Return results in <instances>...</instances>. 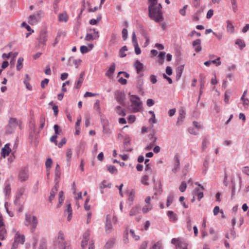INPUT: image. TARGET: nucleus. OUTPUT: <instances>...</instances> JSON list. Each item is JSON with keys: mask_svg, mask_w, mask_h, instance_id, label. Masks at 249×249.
Listing matches in <instances>:
<instances>
[{"mask_svg": "<svg viewBox=\"0 0 249 249\" xmlns=\"http://www.w3.org/2000/svg\"><path fill=\"white\" fill-rule=\"evenodd\" d=\"M111 186V184L110 183H108L106 180H103L102 182L101 185V189H103L106 187L110 188Z\"/></svg>", "mask_w": 249, "mask_h": 249, "instance_id": "41", "label": "nucleus"}, {"mask_svg": "<svg viewBox=\"0 0 249 249\" xmlns=\"http://www.w3.org/2000/svg\"><path fill=\"white\" fill-rule=\"evenodd\" d=\"M55 174L56 177H59L60 175V167L59 164H56L55 168Z\"/></svg>", "mask_w": 249, "mask_h": 249, "instance_id": "51", "label": "nucleus"}, {"mask_svg": "<svg viewBox=\"0 0 249 249\" xmlns=\"http://www.w3.org/2000/svg\"><path fill=\"white\" fill-rule=\"evenodd\" d=\"M208 145V142L207 138H204L203 139L202 142V145L201 149L202 151H204L206 149Z\"/></svg>", "mask_w": 249, "mask_h": 249, "instance_id": "40", "label": "nucleus"}, {"mask_svg": "<svg viewBox=\"0 0 249 249\" xmlns=\"http://www.w3.org/2000/svg\"><path fill=\"white\" fill-rule=\"evenodd\" d=\"M89 51L88 48L86 46H82L80 47V52L82 53H87Z\"/></svg>", "mask_w": 249, "mask_h": 249, "instance_id": "61", "label": "nucleus"}, {"mask_svg": "<svg viewBox=\"0 0 249 249\" xmlns=\"http://www.w3.org/2000/svg\"><path fill=\"white\" fill-rule=\"evenodd\" d=\"M171 243L175 245L176 249H187V243L179 238H173Z\"/></svg>", "mask_w": 249, "mask_h": 249, "instance_id": "7", "label": "nucleus"}, {"mask_svg": "<svg viewBox=\"0 0 249 249\" xmlns=\"http://www.w3.org/2000/svg\"><path fill=\"white\" fill-rule=\"evenodd\" d=\"M122 36L124 40H125L127 37V30L126 29L124 28L122 30Z\"/></svg>", "mask_w": 249, "mask_h": 249, "instance_id": "62", "label": "nucleus"}, {"mask_svg": "<svg viewBox=\"0 0 249 249\" xmlns=\"http://www.w3.org/2000/svg\"><path fill=\"white\" fill-rule=\"evenodd\" d=\"M99 37V32H96V35H93L91 34H88L85 37V40L87 41H91L94 39H97Z\"/></svg>", "mask_w": 249, "mask_h": 249, "instance_id": "23", "label": "nucleus"}, {"mask_svg": "<svg viewBox=\"0 0 249 249\" xmlns=\"http://www.w3.org/2000/svg\"><path fill=\"white\" fill-rule=\"evenodd\" d=\"M47 31L45 30H42L40 33L39 37L38 38L39 43L45 45L47 40Z\"/></svg>", "mask_w": 249, "mask_h": 249, "instance_id": "9", "label": "nucleus"}, {"mask_svg": "<svg viewBox=\"0 0 249 249\" xmlns=\"http://www.w3.org/2000/svg\"><path fill=\"white\" fill-rule=\"evenodd\" d=\"M98 95V93L89 92H87L84 93V97L85 98L91 97L96 96H97Z\"/></svg>", "mask_w": 249, "mask_h": 249, "instance_id": "50", "label": "nucleus"}, {"mask_svg": "<svg viewBox=\"0 0 249 249\" xmlns=\"http://www.w3.org/2000/svg\"><path fill=\"white\" fill-rule=\"evenodd\" d=\"M53 128L55 132L54 135H56L57 136V135H59L61 133V129H60V127L58 124H54L53 126Z\"/></svg>", "mask_w": 249, "mask_h": 249, "instance_id": "48", "label": "nucleus"}, {"mask_svg": "<svg viewBox=\"0 0 249 249\" xmlns=\"http://www.w3.org/2000/svg\"><path fill=\"white\" fill-rule=\"evenodd\" d=\"M58 190V184H55V186L53 187L51 191V193H50V196L49 198V200L50 202H52L53 200V199L55 194Z\"/></svg>", "mask_w": 249, "mask_h": 249, "instance_id": "14", "label": "nucleus"}, {"mask_svg": "<svg viewBox=\"0 0 249 249\" xmlns=\"http://www.w3.org/2000/svg\"><path fill=\"white\" fill-rule=\"evenodd\" d=\"M149 138L150 140V142H153L155 143V142H157V138L155 137V134L153 132L149 134Z\"/></svg>", "mask_w": 249, "mask_h": 249, "instance_id": "45", "label": "nucleus"}, {"mask_svg": "<svg viewBox=\"0 0 249 249\" xmlns=\"http://www.w3.org/2000/svg\"><path fill=\"white\" fill-rule=\"evenodd\" d=\"M111 218V216L110 215H107L106 216V228L105 230L107 232H109L112 230V226L110 223H109V221Z\"/></svg>", "mask_w": 249, "mask_h": 249, "instance_id": "22", "label": "nucleus"}, {"mask_svg": "<svg viewBox=\"0 0 249 249\" xmlns=\"http://www.w3.org/2000/svg\"><path fill=\"white\" fill-rule=\"evenodd\" d=\"M184 69V65H181L179 66L176 69V74H177V76L180 77L181 73L183 71V69Z\"/></svg>", "mask_w": 249, "mask_h": 249, "instance_id": "37", "label": "nucleus"}, {"mask_svg": "<svg viewBox=\"0 0 249 249\" xmlns=\"http://www.w3.org/2000/svg\"><path fill=\"white\" fill-rule=\"evenodd\" d=\"M101 18H102L101 15H99L98 16V17L97 18V19H95L94 18L90 19L89 21V23L91 25H96L97 24L98 22L100 21V20L101 19Z\"/></svg>", "mask_w": 249, "mask_h": 249, "instance_id": "38", "label": "nucleus"}, {"mask_svg": "<svg viewBox=\"0 0 249 249\" xmlns=\"http://www.w3.org/2000/svg\"><path fill=\"white\" fill-rule=\"evenodd\" d=\"M145 171L147 174H150L152 173V169L150 164L145 165Z\"/></svg>", "mask_w": 249, "mask_h": 249, "instance_id": "63", "label": "nucleus"}, {"mask_svg": "<svg viewBox=\"0 0 249 249\" xmlns=\"http://www.w3.org/2000/svg\"><path fill=\"white\" fill-rule=\"evenodd\" d=\"M58 18L59 21L61 22H67L69 18V17L65 11L59 14Z\"/></svg>", "mask_w": 249, "mask_h": 249, "instance_id": "21", "label": "nucleus"}, {"mask_svg": "<svg viewBox=\"0 0 249 249\" xmlns=\"http://www.w3.org/2000/svg\"><path fill=\"white\" fill-rule=\"evenodd\" d=\"M25 220L26 221V225L28 226L31 223V216L30 214H26L25 215Z\"/></svg>", "mask_w": 249, "mask_h": 249, "instance_id": "59", "label": "nucleus"}, {"mask_svg": "<svg viewBox=\"0 0 249 249\" xmlns=\"http://www.w3.org/2000/svg\"><path fill=\"white\" fill-rule=\"evenodd\" d=\"M84 75V72H82L78 79L77 82L75 84V87L76 89H79L82 85L83 81V77Z\"/></svg>", "mask_w": 249, "mask_h": 249, "instance_id": "25", "label": "nucleus"}, {"mask_svg": "<svg viewBox=\"0 0 249 249\" xmlns=\"http://www.w3.org/2000/svg\"><path fill=\"white\" fill-rule=\"evenodd\" d=\"M39 249H47V241L45 238L41 239Z\"/></svg>", "mask_w": 249, "mask_h": 249, "instance_id": "32", "label": "nucleus"}, {"mask_svg": "<svg viewBox=\"0 0 249 249\" xmlns=\"http://www.w3.org/2000/svg\"><path fill=\"white\" fill-rule=\"evenodd\" d=\"M213 212V214L214 215H216L218 214V213H219V212L223 213L222 210L220 211V208L219 206H216L214 207Z\"/></svg>", "mask_w": 249, "mask_h": 249, "instance_id": "56", "label": "nucleus"}, {"mask_svg": "<svg viewBox=\"0 0 249 249\" xmlns=\"http://www.w3.org/2000/svg\"><path fill=\"white\" fill-rule=\"evenodd\" d=\"M136 120V117L135 115H130L128 118V123L130 124L133 123Z\"/></svg>", "mask_w": 249, "mask_h": 249, "instance_id": "64", "label": "nucleus"}, {"mask_svg": "<svg viewBox=\"0 0 249 249\" xmlns=\"http://www.w3.org/2000/svg\"><path fill=\"white\" fill-rule=\"evenodd\" d=\"M7 236V231L5 225H0V240H4Z\"/></svg>", "mask_w": 249, "mask_h": 249, "instance_id": "17", "label": "nucleus"}, {"mask_svg": "<svg viewBox=\"0 0 249 249\" xmlns=\"http://www.w3.org/2000/svg\"><path fill=\"white\" fill-rule=\"evenodd\" d=\"M187 5H186L184 6L182 9L179 10V12L182 16H184L186 15V9H187Z\"/></svg>", "mask_w": 249, "mask_h": 249, "instance_id": "60", "label": "nucleus"}, {"mask_svg": "<svg viewBox=\"0 0 249 249\" xmlns=\"http://www.w3.org/2000/svg\"><path fill=\"white\" fill-rule=\"evenodd\" d=\"M65 199V196L62 191H61L59 193V204L57 205V207L59 208L63 203L64 199Z\"/></svg>", "mask_w": 249, "mask_h": 249, "instance_id": "30", "label": "nucleus"}, {"mask_svg": "<svg viewBox=\"0 0 249 249\" xmlns=\"http://www.w3.org/2000/svg\"><path fill=\"white\" fill-rule=\"evenodd\" d=\"M24 83L26 86V88L30 90H32V86L30 84V82H29L28 76L27 74H26V78L24 80Z\"/></svg>", "mask_w": 249, "mask_h": 249, "instance_id": "39", "label": "nucleus"}, {"mask_svg": "<svg viewBox=\"0 0 249 249\" xmlns=\"http://www.w3.org/2000/svg\"><path fill=\"white\" fill-rule=\"evenodd\" d=\"M72 155V152H71V150L69 149L67 150L66 152V160L68 162H70L71 159V156Z\"/></svg>", "mask_w": 249, "mask_h": 249, "instance_id": "43", "label": "nucleus"}, {"mask_svg": "<svg viewBox=\"0 0 249 249\" xmlns=\"http://www.w3.org/2000/svg\"><path fill=\"white\" fill-rule=\"evenodd\" d=\"M108 171L111 174H114L117 172V170L114 165H110L108 167Z\"/></svg>", "mask_w": 249, "mask_h": 249, "instance_id": "47", "label": "nucleus"}, {"mask_svg": "<svg viewBox=\"0 0 249 249\" xmlns=\"http://www.w3.org/2000/svg\"><path fill=\"white\" fill-rule=\"evenodd\" d=\"M140 211V207L139 206H135L132 208L129 212V215L130 216L136 215Z\"/></svg>", "mask_w": 249, "mask_h": 249, "instance_id": "24", "label": "nucleus"}, {"mask_svg": "<svg viewBox=\"0 0 249 249\" xmlns=\"http://www.w3.org/2000/svg\"><path fill=\"white\" fill-rule=\"evenodd\" d=\"M11 151L10 147V144H5L4 146L1 150V155L5 158L6 156H8Z\"/></svg>", "mask_w": 249, "mask_h": 249, "instance_id": "12", "label": "nucleus"}, {"mask_svg": "<svg viewBox=\"0 0 249 249\" xmlns=\"http://www.w3.org/2000/svg\"><path fill=\"white\" fill-rule=\"evenodd\" d=\"M179 158L178 155H175L174 157V168L172 169L173 172L176 173L179 168Z\"/></svg>", "mask_w": 249, "mask_h": 249, "instance_id": "13", "label": "nucleus"}, {"mask_svg": "<svg viewBox=\"0 0 249 249\" xmlns=\"http://www.w3.org/2000/svg\"><path fill=\"white\" fill-rule=\"evenodd\" d=\"M115 70V65H112L110 66L109 69L106 72L105 75L106 76H107L109 78H111L113 72H114Z\"/></svg>", "mask_w": 249, "mask_h": 249, "instance_id": "26", "label": "nucleus"}, {"mask_svg": "<svg viewBox=\"0 0 249 249\" xmlns=\"http://www.w3.org/2000/svg\"><path fill=\"white\" fill-rule=\"evenodd\" d=\"M44 13L42 10L36 12L33 15H30L28 19V23L31 25L37 24L43 17Z\"/></svg>", "mask_w": 249, "mask_h": 249, "instance_id": "4", "label": "nucleus"}, {"mask_svg": "<svg viewBox=\"0 0 249 249\" xmlns=\"http://www.w3.org/2000/svg\"><path fill=\"white\" fill-rule=\"evenodd\" d=\"M185 114H186V113L184 109H179L178 123L179 121H182V119L185 118Z\"/></svg>", "mask_w": 249, "mask_h": 249, "instance_id": "29", "label": "nucleus"}, {"mask_svg": "<svg viewBox=\"0 0 249 249\" xmlns=\"http://www.w3.org/2000/svg\"><path fill=\"white\" fill-rule=\"evenodd\" d=\"M148 177L147 175H145L143 176L142 177V178H141V183H142L145 185H147L148 184Z\"/></svg>", "mask_w": 249, "mask_h": 249, "instance_id": "44", "label": "nucleus"}, {"mask_svg": "<svg viewBox=\"0 0 249 249\" xmlns=\"http://www.w3.org/2000/svg\"><path fill=\"white\" fill-rule=\"evenodd\" d=\"M199 187H200V188H196V195L197 196V199H199V200H200L201 198L203 197V190L204 189L202 186H201V184H198Z\"/></svg>", "mask_w": 249, "mask_h": 249, "instance_id": "19", "label": "nucleus"}, {"mask_svg": "<svg viewBox=\"0 0 249 249\" xmlns=\"http://www.w3.org/2000/svg\"><path fill=\"white\" fill-rule=\"evenodd\" d=\"M18 53L17 52L15 53H3L2 54V58L4 59H6L8 58H11L10 62H12L15 60V58L17 57Z\"/></svg>", "mask_w": 249, "mask_h": 249, "instance_id": "11", "label": "nucleus"}, {"mask_svg": "<svg viewBox=\"0 0 249 249\" xmlns=\"http://www.w3.org/2000/svg\"><path fill=\"white\" fill-rule=\"evenodd\" d=\"M187 188V184L185 181H182L179 187V190L181 192L185 191Z\"/></svg>", "mask_w": 249, "mask_h": 249, "instance_id": "46", "label": "nucleus"}, {"mask_svg": "<svg viewBox=\"0 0 249 249\" xmlns=\"http://www.w3.org/2000/svg\"><path fill=\"white\" fill-rule=\"evenodd\" d=\"M227 31L230 33H233L234 31V26L232 24V23L229 21H227Z\"/></svg>", "mask_w": 249, "mask_h": 249, "instance_id": "27", "label": "nucleus"}, {"mask_svg": "<svg viewBox=\"0 0 249 249\" xmlns=\"http://www.w3.org/2000/svg\"><path fill=\"white\" fill-rule=\"evenodd\" d=\"M134 68L136 69L137 73L140 74L141 76L143 75L142 72L144 68L142 63H134Z\"/></svg>", "mask_w": 249, "mask_h": 249, "instance_id": "18", "label": "nucleus"}, {"mask_svg": "<svg viewBox=\"0 0 249 249\" xmlns=\"http://www.w3.org/2000/svg\"><path fill=\"white\" fill-rule=\"evenodd\" d=\"M18 125V122L17 120L14 118L10 119L9 124L5 127V133L6 134H11L14 131Z\"/></svg>", "mask_w": 249, "mask_h": 249, "instance_id": "6", "label": "nucleus"}, {"mask_svg": "<svg viewBox=\"0 0 249 249\" xmlns=\"http://www.w3.org/2000/svg\"><path fill=\"white\" fill-rule=\"evenodd\" d=\"M55 245L58 246L59 249H70V246L65 241V236L62 231L59 232L57 241Z\"/></svg>", "mask_w": 249, "mask_h": 249, "instance_id": "3", "label": "nucleus"}, {"mask_svg": "<svg viewBox=\"0 0 249 249\" xmlns=\"http://www.w3.org/2000/svg\"><path fill=\"white\" fill-rule=\"evenodd\" d=\"M193 46L196 52H199L201 50V40L199 39H197L193 42Z\"/></svg>", "mask_w": 249, "mask_h": 249, "instance_id": "15", "label": "nucleus"}, {"mask_svg": "<svg viewBox=\"0 0 249 249\" xmlns=\"http://www.w3.org/2000/svg\"><path fill=\"white\" fill-rule=\"evenodd\" d=\"M21 26L23 27H25L28 31L34 32V30L31 29V28L28 24H26L25 22H23L21 24Z\"/></svg>", "mask_w": 249, "mask_h": 249, "instance_id": "54", "label": "nucleus"}, {"mask_svg": "<svg viewBox=\"0 0 249 249\" xmlns=\"http://www.w3.org/2000/svg\"><path fill=\"white\" fill-rule=\"evenodd\" d=\"M149 16L151 19L158 22L163 19L161 5L158 3V0H149Z\"/></svg>", "mask_w": 249, "mask_h": 249, "instance_id": "1", "label": "nucleus"}, {"mask_svg": "<svg viewBox=\"0 0 249 249\" xmlns=\"http://www.w3.org/2000/svg\"><path fill=\"white\" fill-rule=\"evenodd\" d=\"M37 223V219L35 216H33L32 219V227L31 230L32 231H34L35 229L36 228Z\"/></svg>", "mask_w": 249, "mask_h": 249, "instance_id": "34", "label": "nucleus"}, {"mask_svg": "<svg viewBox=\"0 0 249 249\" xmlns=\"http://www.w3.org/2000/svg\"><path fill=\"white\" fill-rule=\"evenodd\" d=\"M49 79H45L41 82V87L42 89H44L47 86L49 83Z\"/></svg>", "mask_w": 249, "mask_h": 249, "instance_id": "55", "label": "nucleus"}, {"mask_svg": "<svg viewBox=\"0 0 249 249\" xmlns=\"http://www.w3.org/2000/svg\"><path fill=\"white\" fill-rule=\"evenodd\" d=\"M116 112L118 115L124 116L125 115V112L124 110L121 107L117 106L116 107Z\"/></svg>", "mask_w": 249, "mask_h": 249, "instance_id": "31", "label": "nucleus"}, {"mask_svg": "<svg viewBox=\"0 0 249 249\" xmlns=\"http://www.w3.org/2000/svg\"><path fill=\"white\" fill-rule=\"evenodd\" d=\"M53 163L52 160L50 158H48L45 163V165L46 166V168L47 169L50 168L52 167V165Z\"/></svg>", "mask_w": 249, "mask_h": 249, "instance_id": "53", "label": "nucleus"}, {"mask_svg": "<svg viewBox=\"0 0 249 249\" xmlns=\"http://www.w3.org/2000/svg\"><path fill=\"white\" fill-rule=\"evenodd\" d=\"M174 196L173 194H169L167 197L166 207H168L173 203Z\"/></svg>", "mask_w": 249, "mask_h": 249, "instance_id": "28", "label": "nucleus"}, {"mask_svg": "<svg viewBox=\"0 0 249 249\" xmlns=\"http://www.w3.org/2000/svg\"><path fill=\"white\" fill-rule=\"evenodd\" d=\"M153 209V207L152 204H146L145 205L142 209V211L144 213H145L149 212V211H151Z\"/></svg>", "mask_w": 249, "mask_h": 249, "instance_id": "35", "label": "nucleus"}, {"mask_svg": "<svg viewBox=\"0 0 249 249\" xmlns=\"http://www.w3.org/2000/svg\"><path fill=\"white\" fill-rule=\"evenodd\" d=\"M167 216L171 221L175 222L178 220V216L176 214L172 211H168L167 213Z\"/></svg>", "mask_w": 249, "mask_h": 249, "instance_id": "20", "label": "nucleus"}, {"mask_svg": "<svg viewBox=\"0 0 249 249\" xmlns=\"http://www.w3.org/2000/svg\"><path fill=\"white\" fill-rule=\"evenodd\" d=\"M4 192L6 196H8L11 192V186L10 184H6L4 188Z\"/></svg>", "mask_w": 249, "mask_h": 249, "instance_id": "49", "label": "nucleus"}, {"mask_svg": "<svg viewBox=\"0 0 249 249\" xmlns=\"http://www.w3.org/2000/svg\"><path fill=\"white\" fill-rule=\"evenodd\" d=\"M235 44L237 45L241 49H242L246 46L245 42L241 39H237L235 41Z\"/></svg>", "mask_w": 249, "mask_h": 249, "instance_id": "33", "label": "nucleus"}, {"mask_svg": "<svg viewBox=\"0 0 249 249\" xmlns=\"http://www.w3.org/2000/svg\"><path fill=\"white\" fill-rule=\"evenodd\" d=\"M134 47H135V53L137 54H140L141 53V49H140V48H139V47L138 46V43H136V44H134Z\"/></svg>", "mask_w": 249, "mask_h": 249, "instance_id": "58", "label": "nucleus"}, {"mask_svg": "<svg viewBox=\"0 0 249 249\" xmlns=\"http://www.w3.org/2000/svg\"><path fill=\"white\" fill-rule=\"evenodd\" d=\"M28 178V171L25 169L20 170L18 176V180L20 182L25 181L27 180Z\"/></svg>", "mask_w": 249, "mask_h": 249, "instance_id": "8", "label": "nucleus"}, {"mask_svg": "<svg viewBox=\"0 0 249 249\" xmlns=\"http://www.w3.org/2000/svg\"><path fill=\"white\" fill-rule=\"evenodd\" d=\"M89 237V230L85 231L83 235V239L81 242V247L84 249L88 244Z\"/></svg>", "mask_w": 249, "mask_h": 249, "instance_id": "10", "label": "nucleus"}, {"mask_svg": "<svg viewBox=\"0 0 249 249\" xmlns=\"http://www.w3.org/2000/svg\"><path fill=\"white\" fill-rule=\"evenodd\" d=\"M127 51V47L126 46H123L119 51V55L121 57H123L126 56L125 52Z\"/></svg>", "mask_w": 249, "mask_h": 249, "instance_id": "36", "label": "nucleus"}, {"mask_svg": "<svg viewBox=\"0 0 249 249\" xmlns=\"http://www.w3.org/2000/svg\"><path fill=\"white\" fill-rule=\"evenodd\" d=\"M130 101L131 102V108L132 112H138L142 108V102L140 98L137 95H130Z\"/></svg>", "mask_w": 249, "mask_h": 249, "instance_id": "2", "label": "nucleus"}, {"mask_svg": "<svg viewBox=\"0 0 249 249\" xmlns=\"http://www.w3.org/2000/svg\"><path fill=\"white\" fill-rule=\"evenodd\" d=\"M114 243V242L112 240L107 242L105 246V248L106 249H108L110 248L113 246Z\"/></svg>", "mask_w": 249, "mask_h": 249, "instance_id": "57", "label": "nucleus"}, {"mask_svg": "<svg viewBox=\"0 0 249 249\" xmlns=\"http://www.w3.org/2000/svg\"><path fill=\"white\" fill-rule=\"evenodd\" d=\"M45 124V117L44 115H41L40 118V128L42 129Z\"/></svg>", "mask_w": 249, "mask_h": 249, "instance_id": "42", "label": "nucleus"}, {"mask_svg": "<svg viewBox=\"0 0 249 249\" xmlns=\"http://www.w3.org/2000/svg\"><path fill=\"white\" fill-rule=\"evenodd\" d=\"M116 100L123 106H124L125 94L124 92L117 93L116 94Z\"/></svg>", "mask_w": 249, "mask_h": 249, "instance_id": "16", "label": "nucleus"}, {"mask_svg": "<svg viewBox=\"0 0 249 249\" xmlns=\"http://www.w3.org/2000/svg\"><path fill=\"white\" fill-rule=\"evenodd\" d=\"M243 101V104L245 108H248L249 106V100L248 98H244L241 99Z\"/></svg>", "mask_w": 249, "mask_h": 249, "instance_id": "52", "label": "nucleus"}, {"mask_svg": "<svg viewBox=\"0 0 249 249\" xmlns=\"http://www.w3.org/2000/svg\"><path fill=\"white\" fill-rule=\"evenodd\" d=\"M24 242V235L21 234L18 231L16 232L14 237V242L13 243L11 249H17L19 244H23Z\"/></svg>", "mask_w": 249, "mask_h": 249, "instance_id": "5", "label": "nucleus"}]
</instances>
